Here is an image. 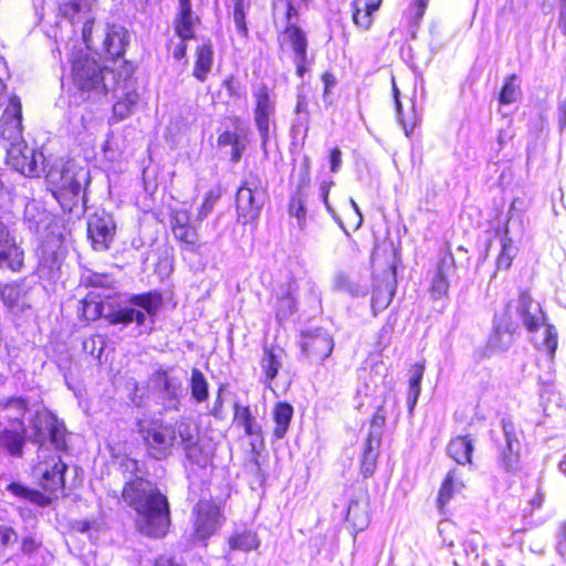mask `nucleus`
I'll return each instance as SVG.
<instances>
[{"label":"nucleus","instance_id":"f257e3e1","mask_svg":"<svg viewBox=\"0 0 566 566\" xmlns=\"http://www.w3.org/2000/svg\"><path fill=\"white\" fill-rule=\"evenodd\" d=\"M124 473H130L122 491L123 501L137 513V530L149 537L159 538L167 534L170 512L167 497L148 480L142 478L143 463L133 458H124L119 463Z\"/></svg>","mask_w":566,"mask_h":566},{"label":"nucleus","instance_id":"f03ea898","mask_svg":"<svg viewBox=\"0 0 566 566\" xmlns=\"http://www.w3.org/2000/svg\"><path fill=\"white\" fill-rule=\"evenodd\" d=\"M161 304V294L157 291H153L134 295L128 300V305L111 310L105 314L103 313V304L93 301H84L82 315L87 321H95L97 317L103 316L112 325H128L135 322L137 325L143 326L146 322V316H155Z\"/></svg>","mask_w":566,"mask_h":566},{"label":"nucleus","instance_id":"7ed1b4c3","mask_svg":"<svg viewBox=\"0 0 566 566\" xmlns=\"http://www.w3.org/2000/svg\"><path fill=\"white\" fill-rule=\"evenodd\" d=\"M72 81L85 99H97L108 92L107 78H113L111 69L95 57L80 54L72 60Z\"/></svg>","mask_w":566,"mask_h":566},{"label":"nucleus","instance_id":"20e7f679","mask_svg":"<svg viewBox=\"0 0 566 566\" xmlns=\"http://www.w3.org/2000/svg\"><path fill=\"white\" fill-rule=\"evenodd\" d=\"M266 198V186L262 179L256 175L250 174L237 190L235 210L238 222L242 224L256 222Z\"/></svg>","mask_w":566,"mask_h":566},{"label":"nucleus","instance_id":"39448f33","mask_svg":"<svg viewBox=\"0 0 566 566\" xmlns=\"http://www.w3.org/2000/svg\"><path fill=\"white\" fill-rule=\"evenodd\" d=\"M191 426L187 419H180L175 423L150 422L140 427V433L148 448L149 454L161 460L172 453V449L180 446V427Z\"/></svg>","mask_w":566,"mask_h":566},{"label":"nucleus","instance_id":"423d86ee","mask_svg":"<svg viewBox=\"0 0 566 566\" xmlns=\"http://www.w3.org/2000/svg\"><path fill=\"white\" fill-rule=\"evenodd\" d=\"M66 465L50 448H39L38 461L33 465L32 475L49 492L62 490Z\"/></svg>","mask_w":566,"mask_h":566},{"label":"nucleus","instance_id":"0eeeda50","mask_svg":"<svg viewBox=\"0 0 566 566\" xmlns=\"http://www.w3.org/2000/svg\"><path fill=\"white\" fill-rule=\"evenodd\" d=\"M501 437L494 438L499 451V464L506 472H515L518 469L521 460V441L522 432L510 418L501 420Z\"/></svg>","mask_w":566,"mask_h":566},{"label":"nucleus","instance_id":"6e6552de","mask_svg":"<svg viewBox=\"0 0 566 566\" xmlns=\"http://www.w3.org/2000/svg\"><path fill=\"white\" fill-rule=\"evenodd\" d=\"M30 439L40 444V448H46L50 442L56 450L64 448V426L57 418L48 410H39L31 420Z\"/></svg>","mask_w":566,"mask_h":566},{"label":"nucleus","instance_id":"1a4fd4ad","mask_svg":"<svg viewBox=\"0 0 566 566\" xmlns=\"http://www.w3.org/2000/svg\"><path fill=\"white\" fill-rule=\"evenodd\" d=\"M48 179L61 191L77 197L90 184V170L74 164H67L60 170L52 168L48 172Z\"/></svg>","mask_w":566,"mask_h":566},{"label":"nucleus","instance_id":"9d476101","mask_svg":"<svg viewBox=\"0 0 566 566\" xmlns=\"http://www.w3.org/2000/svg\"><path fill=\"white\" fill-rule=\"evenodd\" d=\"M6 151L7 164L21 175L35 177L44 171L43 154L29 148L24 142L10 145Z\"/></svg>","mask_w":566,"mask_h":566},{"label":"nucleus","instance_id":"9b49d317","mask_svg":"<svg viewBox=\"0 0 566 566\" xmlns=\"http://www.w3.org/2000/svg\"><path fill=\"white\" fill-rule=\"evenodd\" d=\"M87 233L94 250H108L116 233V224L113 216L105 210L95 211L88 217Z\"/></svg>","mask_w":566,"mask_h":566},{"label":"nucleus","instance_id":"f8f14e48","mask_svg":"<svg viewBox=\"0 0 566 566\" xmlns=\"http://www.w3.org/2000/svg\"><path fill=\"white\" fill-rule=\"evenodd\" d=\"M253 95L255 98L254 123L261 136L262 147L265 149L270 139L271 126H275L273 120L275 102L270 96L269 88L265 85H261Z\"/></svg>","mask_w":566,"mask_h":566},{"label":"nucleus","instance_id":"ddd939ff","mask_svg":"<svg viewBox=\"0 0 566 566\" xmlns=\"http://www.w3.org/2000/svg\"><path fill=\"white\" fill-rule=\"evenodd\" d=\"M22 109L20 98L12 96L0 118V144L7 149L14 143H22Z\"/></svg>","mask_w":566,"mask_h":566},{"label":"nucleus","instance_id":"4468645a","mask_svg":"<svg viewBox=\"0 0 566 566\" xmlns=\"http://www.w3.org/2000/svg\"><path fill=\"white\" fill-rule=\"evenodd\" d=\"M517 329L518 325L512 319L507 312L495 316L493 332L488 339V350L491 354L506 352L514 343V335Z\"/></svg>","mask_w":566,"mask_h":566},{"label":"nucleus","instance_id":"2eb2a0df","mask_svg":"<svg viewBox=\"0 0 566 566\" xmlns=\"http://www.w3.org/2000/svg\"><path fill=\"white\" fill-rule=\"evenodd\" d=\"M195 535L199 539L210 537L220 525V510L211 501L201 500L195 510Z\"/></svg>","mask_w":566,"mask_h":566},{"label":"nucleus","instance_id":"dca6fc26","mask_svg":"<svg viewBox=\"0 0 566 566\" xmlns=\"http://www.w3.org/2000/svg\"><path fill=\"white\" fill-rule=\"evenodd\" d=\"M170 227L175 239L184 249L196 252L200 248L197 229L190 224V216L187 210H176L170 217Z\"/></svg>","mask_w":566,"mask_h":566},{"label":"nucleus","instance_id":"f3484780","mask_svg":"<svg viewBox=\"0 0 566 566\" xmlns=\"http://www.w3.org/2000/svg\"><path fill=\"white\" fill-rule=\"evenodd\" d=\"M281 39L286 41L292 48L296 74L300 77H303L307 71V65L311 64V60L307 55V38L305 32L295 23H290V25H285V30L282 33Z\"/></svg>","mask_w":566,"mask_h":566},{"label":"nucleus","instance_id":"a211bd4d","mask_svg":"<svg viewBox=\"0 0 566 566\" xmlns=\"http://www.w3.org/2000/svg\"><path fill=\"white\" fill-rule=\"evenodd\" d=\"M302 352L314 361H323L333 352L334 342L329 334L322 329L302 334Z\"/></svg>","mask_w":566,"mask_h":566},{"label":"nucleus","instance_id":"6ab92c4d","mask_svg":"<svg viewBox=\"0 0 566 566\" xmlns=\"http://www.w3.org/2000/svg\"><path fill=\"white\" fill-rule=\"evenodd\" d=\"M94 0H65L60 4V13L74 22L84 21L83 39L88 48L93 45L91 19L87 17L91 12Z\"/></svg>","mask_w":566,"mask_h":566},{"label":"nucleus","instance_id":"aec40b11","mask_svg":"<svg viewBox=\"0 0 566 566\" xmlns=\"http://www.w3.org/2000/svg\"><path fill=\"white\" fill-rule=\"evenodd\" d=\"M180 447H182L186 457L192 463L205 468L210 462V452L205 450L199 443L198 430L195 426L180 427Z\"/></svg>","mask_w":566,"mask_h":566},{"label":"nucleus","instance_id":"412c9836","mask_svg":"<svg viewBox=\"0 0 566 566\" xmlns=\"http://www.w3.org/2000/svg\"><path fill=\"white\" fill-rule=\"evenodd\" d=\"M23 263V252L15 244L6 226L0 223V268L19 271Z\"/></svg>","mask_w":566,"mask_h":566},{"label":"nucleus","instance_id":"4be33fe9","mask_svg":"<svg viewBox=\"0 0 566 566\" xmlns=\"http://www.w3.org/2000/svg\"><path fill=\"white\" fill-rule=\"evenodd\" d=\"M516 311L528 332L537 331L539 326L544 325L545 316L542 307L528 293L520 294Z\"/></svg>","mask_w":566,"mask_h":566},{"label":"nucleus","instance_id":"5701e85b","mask_svg":"<svg viewBox=\"0 0 566 566\" xmlns=\"http://www.w3.org/2000/svg\"><path fill=\"white\" fill-rule=\"evenodd\" d=\"M311 178H310V159L305 158L301 171V182L298 186L297 192L292 197L289 205V212L291 216L295 217L298 222L305 221L306 209L305 201L306 195L304 192L305 188L310 187Z\"/></svg>","mask_w":566,"mask_h":566},{"label":"nucleus","instance_id":"b1692460","mask_svg":"<svg viewBox=\"0 0 566 566\" xmlns=\"http://www.w3.org/2000/svg\"><path fill=\"white\" fill-rule=\"evenodd\" d=\"M0 298L8 310L14 314L30 306L27 290L22 284H0Z\"/></svg>","mask_w":566,"mask_h":566},{"label":"nucleus","instance_id":"393cba45","mask_svg":"<svg viewBox=\"0 0 566 566\" xmlns=\"http://www.w3.org/2000/svg\"><path fill=\"white\" fill-rule=\"evenodd\" d=\"M128 43L127 31L119 25H109L106 29L103 40L105 53L112 59L119 57L124 54Z\"/></svg>","mask_w":566,"mask_h":566},{"label":"nucleus","instance_id":"a878e982","mask_svg":"<svg viewBox=\"0 0 566 566\" xmlns=\"http://www.w3.org/2000/svg\"><path fill=\"white\" fill-rule=\"evenodd\" d=\"M179 13L175 21V31L181 40L192 39L198 18L193 14L190 0H178Z\"/></svg>","mask_w":566,"mask_h":566},{"label":"nucleus","instance_id":"bb28decb","mask_svg":"<svg viewBox=\"0 0 566 566\" xmlns=\"http://www.w3.org/2000/svg\"><path fill=\"white\" fill-rule=\"evenodd\" d=\"M153 381L164 398L172 401L176 408L182 390L181 381L176 377H171L166 370H157L153 375Z\"/></svg>","mask_w":566,"mask_h":566},{"label":"nucleus","instance_id":"cd10ccee","mask_svg":"<svg viewBox=\"0 0 566 566\" xmlns=\"http://www.w3.org/2000/svg\"><path fill=\"white\" fill-rule=\"evenodd\" d=\"M234 422L242 427L245 434L262 440V426L252 415L250 407L234 403Z\"/></svg>","mask_w":566,"mask_h":566},{"label":"nucleus","instance_id":"c85d7f7f","mask_svg":"<svg viewBox=\"0 0 566 566\" xmlns=\"http://www.w3.org/2000/svg\"><path fill=\"white\" fill-rule=\"evenodd\" d=\"M27 410V402L21 398H11L0 402V424L4 422H18L22 427L21 420Z\"/></svg>","mask_w":566,"mask_h":566},{"label":"nucleus","instance_id":"c756f323","mask_svg":"<svg viewBox=\"0 0 566 566\" xmlns=\"http://www.w3.org/2000/svg\"><path fill=\"white\" fill-rule=\"evenodd\" d=\"M213 64V50L210 41L197 48L193 76L205 82Z\"/></svg>","mask_w":566,"mask_h":566},{"label":"nucleus","instance_id":"7c9ffc66","mask_svg":"<svg viewBox=\"0 0 566 566\" xmlns=\"http://www.w3.org/2000/svg\"><path fill=\"white\" fill-rule=\"evenodd\" d=\"M284 352L280 347H264L261 358V368L265 375V381L270 384L277 375L282 366V356Z\"/></svg>","mask_w":566,"mask_h":566},{"label":"nucleus","instance_id":"2f4dec72","mask_svg":"<svg viewBox=\"0 0 566 566\" xmlns=\"http://www.w3.org/2000/svg\"><path fill=\"white\" fill-rule=\"evenodd\" d=\"M294 409L287 402H279L273 409L274 429L273 436L275 439L281 440L285 437L291 420L293 418Z\"/></svg>","mask_w":566,"mask_h":566},{"label":"nucleus","instance_id":"473e14b6","mask_svg":"<svg viewBox=\"0 0 566 566\" xmlns=\"http://www.w3.org/2000/svg\"><path fill=\"white\" fill-rule=\"evenodd\" d=\"M473 441L469 436L457 437L448 446L449 455L459 464L471 462Z\"/></svg>","mask_w":566,"mask_h":566},{"label":"nucleus","instance_id":"72a5a7b5","mask_svg":"<svg viewBox=\"0 0 566 566\" xmlns=\"http://www.w3.org/2000/svg\"><path fill=\"white\" fill-rule=\"evenodd\" d=\"M453 268L452 255L442 258L438 265V272L432 281L431 290L434 297H441L447 294L449 289V272Z\"/></svg>","mask_w":566,"mask_h":566},{"label":"nucleus","instance_id":"f704fd0d","mask_svg":"<svg viewBox=\"0 0 566 566\" xmlns=\"http://www.w3.org/2000/svg\"><path fill=\"white\" fill-rule=\"evenodd\" d=\"M0 446L6 448L11 455L21 457L24 446V429L20 428L18 431L4 428L0 432Z\"/></svg>","mask_w":566,"mask_h":566},{"label":"nucleus","instance_id":"c9c22d12","mask_svg":"<svg viewBox=\"0 0 566 566\" xmlns=\"http://www.w3.org/2000/svg\"><path fill=\"white\" fill-rule=\"evenodd\" d=\"M293 284L282 285L276 292V316L283 319L294 313L296 305L293 296Z\"/></svg>","mask_w":566,"mask_h":566},{"label":"nucleus","instance_id":"e433bc0d","mask_svg":"<svg viewBox=\"0 0 566 566\" xmlns=\"http://www.w3.org/2000/svg\"><path fill=\"white\" fill-rule=\"evenodd\" d=\"M367 504L359 501H350L347 510V521L357 532L364 531L369 524Z\"/></svg>","mask_w":566,"mask_h":566},{"label":"nucleus","instance_id":"4c0bfd02","mask_svg":"<svg viewBox=\"0 0 566 566\" xmlns=\"http://www.w3.org/2000/svg\"><path fill=\"white\" fill-rule=\"evenodd\" d=\"M229 546L233 551L250 552L260 546V539L256 533L252 531H242L234 533L229 537Z\"/></svg>","mask_w":566,"mask_h":566},{"label":"nucleus","instance_id":"58836bf2","mask_svg":"<svg viewBox=\"0 0 566 566\" xmlns=\"http://www.w3.org/2000/svg\"><path fill=\"white\" fill-rule=\"evenodd\" d=\"M218 145L221 147L231 146V159L233 163H238L242 153L245 149V142L242 138V135L238 132H229L226 130L218 136Z\"/></svg>","mask_w":566,"mask_h":566},{"label":"nucleus","instance_id":"ea45409f","mask_svg":"<svg viewBox=\"0 0 566 566\" xmlns=\"http://www.w3.org/2000/svg\"><path fill=\"white\" fill-rule=\"evenodd\" d=\"M7 490L18 497L25 499L39 506H48L50 499L36 490L29 489L20 483L12 482L7 486Z\"/></svg>","mask_w":566,"mask_h":566},{"label":"nucleus","instance_id":"a19ab883","mask_svg":"<svg viewBox=\"0 0 566 566\" xmlns=\"http://www.w3.org/2000/svg\"><path fill=\"white\" fill-rule=\"evenodd\" d=\"M191 396L197 402H203L209 397V387L205 375L198 369L192 368L190 378Z\"/></svg>","mask_w":566,"mask_h":566},{"label":"nucleus","instance_id":"79ce46f5","mask_svg":"<svg viewBox=\"0 0 566 566\" xmlns=\"http://www.w3.org/2000/svg\"><path fill=\"white\" fill-rule=\"evenodd\" d=\"M335 289L348 293L353 296H363L367 294V289L354 281L349 275L345 273H337L334 279Z\"/></svg>","mask_w":566,"mask_h":566},{"label":"nucleus","instance_id":"37998d69","mask_svg":"<svg viewBox=\"0 0 566 566\" xmlns=\"http://www.w3.org/2000/svg\"><path fill=\"white\" fill-rule=\"evenodd\" d=\"M137 102H138L137 94H135V93L126 94V96L123 99H119L118 102H116L114 104V106H113L114 117H116L118 120H123V119L127 118L130 115L132 109L137 104Z\"/></svg>","mask_w":566,"mask_h":566},{"label":"nucleus","instance_id":"c03bdc74","mask_svg":"<svg viewBox=\"0 0 566 566\" xmlns=\"http://www.w3.org/2000/svg\"><path fill=\"white\" fill-rule=\"evenodd\" d=\"M515 255L516 249L513 245V241L511 238L507 237V233H505V235L502 239L501 252L496 261L497 268L507 270L511 266Z\"/></svg>","mask_w":566,"mask_h":566},{"label":"nucleus","instance_id":"a18cd8bd","mask_svg":"<svg viewBox=\"0 0 566 566\" xmlns=\"http://www.w3.org/2000/svg\"><path fill=\"white\" fill-rule=\"evenodd\" d=\"M353 21L354 23L361 28L363 30L369 29L373 23V13L376 10H371L369 8L363 7L359 8L357 1L355 0L353 3Z\"/></svg>","mask_w":566,"mask_h":566},{"label":"nucleus","instance_id":"49530a36","mask_svg":"<svg viewBox=\"0 0 566 566\" xmlns=\"http://www.w3.org/2000/svg\"><path fill=\"white\" fill-rule=\"evenodd\" d=\"M516 76L514 74L510 75L500 94V103L504 105L512 104L515 102L520 95V88L515 84Z\"/></svg>","mask_w":566,"mask_h":566},{"label":"nucleus","instance_id":"de8ad7c7","mask_svg":"<svg viewBox=\"0 0 566 566\" xmlns=\"http://www.w3.org/2000/svg\"><path fill=\"white\" fill-rule=\"evenodd\" d=\"M245 2L244 0H234L233 21L237 32L247 38L249 30L245 22Z\"/></svg>","mask_w":566,"mask_h":566},{"label":"nucleus","instance_id":"09e8293b","mask_svg":"<svg viewBox=\"0 0 566 566\" xmlns=\"http://www.w3.org/2000/svg\"><path fill=\"white\" fill-rule=\"evenodd\" d=\"M455 490L457 485L454 483V471L452 470L448 473L439 491L438 502L440 507L449 502Z\"/></svg>","mask_w":566,"mask_h":566},{"label":"nucleus","instance_id":"8fccbe9b","mask_svg":"<svg viewBox=\"0 0 566 566\" xmlns=\"http://www.w3.org/2000/svg\"><path fill=\"white\" fill-rule=\"evenodd\" d=\"M542 346L549 357L553 358L557 348V332L551 325L545 326Z\"/></svg>","mask_w":566,"mask_h":566},{"label":"nucleus","instance_id":"3c124183","mask_svg":"<svg viewBox=\"0 0 566 566\" xmlns=\"http://www.w3.org/2000/svg\"><path fill=\"white\" fill-rule=\"evenodd\" d=\"M218 199H219V195L214 193L213 191H209L206 195L205 200L198 210V216H197L198 221H202L208 217V214L212 211Z\"/></svg>","mask_w":566,"mask_h":566},{"label":"nucleus","instance_id":"603ef678","mask_svg":"<svg viewBox=\"0 0 566 566\" xmlns=\"http://www.w3.org/2000/svg\"><path fill=\"white\" fill-rule=\"evenodd\" d=\"M378 452H363L361 470L365 476H370L376 468Z\"/></svg>","mask_w":566,"mask_h":566},{"label":"nucleus","instance_id":"864d4df0","mask_svg":"<svg viewBox=\"0 0 566 566\" xmlns=\"http://www.w3.org/2000/svg\"><path fill=\"white\" fill-rule=\"evenodd\" d=\"M392 94H394V98H395V103H396V111H397L398 120L402 125V127L405 129V133L408 136L412 132V129H413L416 124L412 123V124L409 125L401 117V103L399 101V90H398V87H397V85H396L394 80H392Z\"/></svg>","mask_w":566,"mask_h":566},{"label":"nucleus","instance_id":"5fc2aeb1","mask_svg":"<svg viewBox=\"0 0 566 566\" xmlns=\"http://www.w3.org/2000/svg\"><path fill=\"white\" fill-rule=\"evenodd\" d=\"M88 285L96 287H109L113 284V279L107 274L91 273L85 277Z\"/></svg>","mask_w":566,"mask_h":566},{"label":"nucleus","instance_id":"6e6d98bb","mask_svg":"<svg viewBox=\"0 0 566 566\" xmlns=\"http://www.w3.org/2000/svg\"><path fill=\"white\" fill-rule=\"evenodd\" d=\"M385 422H386V412H385L384 407L379 406L371 419L370 432H378V436L381 437Z\"/></svg>","mask_w":566,"mask_h":566},{"label":"nucleus","instance_id":"4d7b16f0","mask_svg":"<svg viewBox=\"0 0 566 566\" xmlns=\"http://www.w3.org/2000/svg\"><path fill=\"white\" fill-rule=\"evenodd\" d=\"M18 538V535L13 531V528L4 525H0V544L2 546H8L14 543Z\"/></svg>","mask_w":566,"mask_h":566},{"label":"nucleus","instance_id":"13d9d810","mask_svg":"<svg viewBox=\"0 0 566 566\" xmlns=\"http://www.w3.org/2000/svg\"><path fill=\"white\" fill-rule=\"evenodd\" d=\"M380 443L381 437L378 436V432H369L363 452H378Z\"/></svg>","mask_w":566,"mask_h":566},{"label":"nucleus","instance_id":"bf43d9fd","mask_svg":"<svg viewBox=\"0 0 566 566\" xmlns=\"http://www.w3.org/2000/svg\"><path fill=\"white\" fill-rule=\"evenodd\" d=\"M424 373V365L423 364H415L411 367V376L409 379V386H421V380Z\"/></svg>","mask_w":566,"mask_h":566},{"label":"nucleus","instance_id":"052dcab7","mask_svg":"<svg viewBox=\"0 0 566 566\" xmlns=\"http://www.w3.org/2000/svg\"><path fill=\"white\" fill-rule=\"evenodd\" d=\"M40 545L41 543L36 541L33 536H27L22 539L21 551L24 554H32L39 549Z\"/></svg>","mask_w":566,"mask_h":566},{"label":"nucleus","instance_id":"680f3d73","mask_svg":"<svg viewBox=\"0 0 566 566\" xmlns=\"http://www.w3.org/2000/svg\"><path fill=\"white\" fill-rule=\"evenodd\" d=\"M421 392V386H409L407 403L410 412L415 408Z\"/></svg>","mask_w":566,"mask_h":566},{"label":"nucleus","instance_id":"e2e57ef3","mask_svg":"<svg viewBox=\"0 0 566 566\" xmlns=\"http://www.w3.org/2000/svg\"><path fill=\"white\" fill-rule=\"evenodd\" d=\"M334 185V181H323L319 186V191H321V197H322V200L326 207V209L332 212L333 209L332 207L329 206V202H328V193H329V190L332 188V186Z\"/></svg>","mask_w":566,"mask_h":566},{"label":"nucleus","instance_id":"0e129e2a","mask_svg":"<svg viewBox=\"0 0 566 566\" xmlns=\"http://www.w3.org/2000/svg\"><path fill=\"white\" fill-rule=\"evenodd\" d=\"M331 171L337 172L342 165V153L338 148H334L331 151Z\"/></svg>","mask_w":566,"mask_h":566},{"label":"nucleus","instance_id":"69168bd1","mask_svg":"<svg viewBox=\"0 0 566 566\" xmlns=\"http://www.w3.org/2000/svg\"><path fill=\"white\" fill-rule=\"evenodd\" d=\"M113 138H114L113 134H109L104 146H103L104 155L109 160H114L116 158V151L114 150V147H113Z\"/></svg>","mask_w":566,"mask_h":566},{"label":"nucleus","instance_id":"338daca9","mask_svg":"<svg viewBox=\"0 0 566 566\" xmlns=\"http://www.w3.org/2000/svg\"><path fill=\"white\" fill-rule=\"evenodd\" d=\"M558 120L560 128H566V98L558 105Z\"/></svg>","mask_w":566,"mask_h":566},{"label":"nucleus","instance_id":"774afa93","mask_svg":"<svg viewBox=\"0 0 566 566\" xmlns=\"http://www.w3.org/2000/svg\"><path fill=\"white\" fill-rule=\"evenodd\" d=\"M562 536L563 538L558 544V549L560 555L566 559V523L563 526Z\"/></svg>","mask_w":566,"mask_h":566}]
</instances>
